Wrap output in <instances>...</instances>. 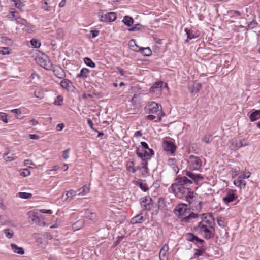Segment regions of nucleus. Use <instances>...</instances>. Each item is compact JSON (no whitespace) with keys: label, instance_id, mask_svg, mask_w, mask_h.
I'll return each mask as SVG.
<instances>
[{"label":"nucleus","instance_id":"obj_44","mask_svg":"<svg viewBox=\"0 0 260 260\" xmlns=\"http://www.w3.org/2000/svg\"><path fill=\"white\" fill-rule=\"evenodd\" d=\"M212 135L210 134L205 135L202 139V140L205 142L206 143H210L212 141Z\"/></svg>","mask_w":260,"mask_h":260},{"label":"nucleus","instance_id":"obj_28","mask_svg":"<svg viewBox=\"0 0 260 260\" xmlns=\"http://www.w3.org/2000/svg\"><path fill=\"white\" fill-rule=\"evenodd\" d=\"M206 248L205 246L202 247H198V248H196L194 249L195 252L193 254V258L198 257L201 255H202L205 252Z\"/></svg>","mask_w":260,"mask_h":260},{"label":"nucleus","instance_id":"obj_11","mask_svg":"<svg viewBox=\"0 0 260 260\" xmlns=\"http://www.w3.org/2000/svg\"><path fill=\"white\" fill-rule=\"evenodd\" d=\"M136 153L138 156L142 159V161L150 159L151 157L148 151L144 150H141L139 148H137Z\"/></svg>","mask_w":260,"mask_h":260},{"label":"nucleus","instance_id":"obj_49","mask_svg":"<svg viewBox=\"0 0 260 260\" xmlns=\"http://www.w3.org/2000/svg\"><path fill=\"white\" fill-rule=\"evenodd\" d=\"M30 174V171L28 169H22L20 175L23 177H27Z\"/></svg>","mask_w":260,"mask_h":260},{"label":"nucleus","instance_id":"obj_35","mask_svg":"<svg viewBox=\"0 0 260 260\" xmlns=\"http://www.w3.org/2000/svg\"><path fill=\"white\" fill-rule=\"evenodd\" d=\"M134 162L133 161H129L127 162L126 169L127 171L134 173L136 171V169L134 168Z\"/></svg>","mask_w":260,"mask_h":260},{"label":"nucleus","instance_id":"obj_39","mask_svg":"<svg viewBox=\"0 0 260 260\" xmlns=\"http://www.w3.org/2000/svg\"><path fill=\"white\" fill-rule=\"evenodd\" d=\"M1 42L8 45H11L12 44V40L6 37H1L0 38Z\"/></svg>","mask_w":260,"mask_h":260},{"label":"nucleus","instance_id":"obj_30","mask_svg":"<svg viewBox=\"0 0 260 260\" xmlns=\"http://www.w3.org/2000/svg\"><path fill=\"white\" fill-rule=\"evenodd\" d=\"M144 220V218L142 216V213H140L132 219V222L133 223H142Z\"/></svg>","mask_w":260,"mask_h":260},{"label":"nucleus","instance_id":"obj_16","mask_svg":"<svg viewBox=\"0 0 260 260\" xmlns=\"http://www.w3.org/2000/svg\"><path fill=\"white\" fill-rule=\"evenodd\" d=\"M60 85L62 88L66 89L68 91H72L73 86L72 82L67 79H64L61 81Z\"/></svg>","mask_w":260,"mask_h":260},{"label":"nucleus","instance_id":"obj_9","mask_svg":"<svg viewBox=\"0 0 260 260\" xmlns=\"http://www.w3.org/2000/svg\"><path fill=\"white\" fill-rule=\"evenodd\" d=\"M186 175L189 177L193 182V181L196 183V184H198L199 183L204 180V177L201 174H194L192 172L189 171H186Z\"/></svg>","mask_w":260,"mask_h":260},{"label":"nucleus","instance_id":"obj_1","mask_svg":"<svg viewBox=\"0 0 260 260\" xmlns=\"http://www.w3.org/2000/svg\"><path fill=\"white\" fill-rule=\"evenodd\" d=\"M201 216L202 220L192 231L199 232L206 239H211L214 236V219L211 213H203Z\"/></svg>","mask_w":260,"mask_h":260},{"label":"nucleus","instance_id":"obj_51","mask_svg":"<svg viewBox=\"0 0 260 260\" xmlns=\"http://www.w3.org/2000/svg\"><path fill=\"white\" fill-rule=\"evenodd\" d=\"M142 168L144 169V171L146 173H148V168H147L148 162L147 160L142 161L141 162Z\"/></svg>","mask_w":260,"mask_h":260},{"label":"nucleus","instance_id":"obj_47","mask_svg":"<svg viewBox=\"0 0 260 260\" xmlns=\"http://www.w3.org/2000/svg\"><path fill=\"white\" fill-rule=\"evenodd\" d=\"M139 186L141 189L143 191L146 192L149 190V187H148L146 183L139 182Z\"/></svg>","mask_w":260,"mask_h":260},{"label":"nucleus","instance_id":"obj_8","mask_svg":"<svg viewBox=\"0 0 260 260\" xmlns=\"http://www.w3.org/2000/svg\"><path fill=\"white\" fill-rule=\"evenodd\" d=\"M236 190L234 189H228L226 191L225 196L223 198V200L225 204H228L235 201L238 196L235 193Z\"/></svg>","mask_w":260,"mask_h":260},{"label":"nucleus","instance_id":"obj_29","mask_svg":"<svg viewBox=\"0 0 260 260\" xmlns=\"http://www.w3.org/2000/svg\"><path fill=\"white\" fill-rule=\"evenodd\" d=\"M202 204L203 203L201 201H195L193 202V203L190 205V206L193 208V210L197 211H201Z\"/></svg>","mask_w":260,"mask_h":260},{"label":"nucleus","instance_id":"obj_27","mask_svg":"<svg viewBox=\"0 0 260 260\" xmlns=\"http://www.w3.org/2000/svg\"><path fill=\"white\" fill-rule=\"evenodd\" d=\"M122 21L125 25L128 27L132 26L134 22L133 18L129 16H125Z\"/></svg>","mask_w":260,"mask_h":260},{"label":"nucleus","instance_id":"obj_4","mask_svg":"<svg viewBox=\"0 0 260 260\" xmlns=\"http://www.w3.org/2000/svg\"><path fill=\"white\" fill-rule=\"evenodd\" d=\"M188 164L190 170H198L202 165V162L199 157L190 155L188 160Z\"/></svg>","mask_w":260,"mask_h":260},{"label":"nucleus","instance_id":"obj_25","mask_svg":"<svg viewBox=\"0 0 260 260\" xmlns=\"http://www.w3.org/2000/svg\"><path fill=\"white\" fill-rule=\"evenodd\" d=\"M249 118L251 121H255L260 119V110H254L250 114Z\"/></svg>","mask_w":260,"mask_h":260},{"label":"nucleus","instance_id":"obj_32","mask_svg":"<svg viewBox=\"0 0 260 260\" xmlns=\"http://www.w3.org/2000/svg\"><path fill=\"white\" fill-rule=\"evenodd\" d=\"M84 224V221L83 219L78 220L73 225V229L75 230H78L81 229Z\"/></svg>","mask_w":260,"mask_h":260},{"label":"nucleus","instance_id":"obj_5","mask_svg":"<svg viewBox=\"0 0 260 260\" xmlns=\"http://www.w3.org/2000/svg\"><path fill=\"white\" fill-rule=\"evenodd\" d=\"M36 61L38 64L46 70H52V68L53 67L52 64L47 55H42V56L37 57L36 58Z\"/></svg>","mask_w":260,"mask_h":260},{"label":"nucleus","instance_id":"obj_37","mask_svg":"<svg viewBox=\"0 0 260 260\" xmlns=\"http://www.w3.org/2000/svg\"><path fill=\"white\" fill-rule=\"evenodd\" d=\"M84 62L87 66L89 67L94 68L95 67V63L93 62L92 60L88 57L84 58Z\"/></svg>","mask_w":260,"mask_h":260},{"label":"nucleus","instance_id":"obj_12","mask_svg":"<svg viewBox=\"0 0 260 260\" xmlns=\"http://www.w3.org/2000/svg\"><path fill=\"white\" fill-rule=\"evenodd\" d=\"M164 147L166 151H169L171 153H174L176 149V146L174 143L168 141H164Z\"/></svg>","mask_w":260,"mask_h":260},{"label":"nucleus","instance_id":"obj_41","mask_svg":"<svg viewBox=\"0 0 260 260\" xmlns=\"http://www.w3.org/2000/svg\"><path fill=\"white\" fill-rule=\"evenodd\" d=\"M18 194L19 197L22 199H30L32 197V194L30 193L21 192H19Z\"/></svg>","mask_w":260,"mask_h":260},{"label":"nucleus","instance_id":"obj_21","mask_svg":"<svg viewBox=\"0 0 260 260\" xmlns=\"http://www.w3.org/2000/svg\"><path fill=\"white\" fill-rule=\"evenodd\" d=\"M184 31L187 35V40H191L199 37V34L197 32H194L193 31L188 28H185Z\"/></svg>","mask_w":260,"mask_h":260},{"label":"nucleus","instance_id":"obj_23","mask_svg":"<svg viewBox=\"0 0 260 260\" xmlns=\"http://www.w3.org/2000/svg\"><path fill=\"white\" fill-rule=\"evenodd\" d=\"M201 88V84L199 83H194L189 86V90L192 93L199 92Z\"/></svg>","mask_w":260,"mask_h":260},{"label":"nucleus","instance_id":"obj_63","mask_svg":"<svg viewBox=\"0 0 260 260\" xmlns=\"http://www.w3.org/2000/svg\"><path fill=\"white\" fill-rule=\"evenodd\" d=\"M165 203V200L164 198H160L158 201V208L159 209L161 208V204H164Z\"/></svg>","mask_w":260,"mask_h":260},{"label":"nucleus","instance_id":"obj_17","mask_svg":"<svg viewBox=\"0 0 260 260\" xmlns=\"http://www.w3.org/2000/svg\"><path fill=\"white\" fill-rule=\"evenodd\" d=\"M234 184L240 188H244L246 185V182L243 180L242 176H239L237 179H235L233 182Z\"/></svg>","mask_w":260,"mask_h":260},{"label":"nucleus","instance_id":"obj_60","mask_svg":"<svg viewBox=\"0 0 260 260\" xmlns=\"http://www.w3.org/2000/svg\"><path fill=\"white\" fill-rule=\"evenodd\" d=\"M42 8L46 11H49L50 10V7L48 6V3L47 2H44V5L42 6Z\"/></svg>","mask_w":260,"mask_h":260},{"label":"nucleus","instance_id":"obj_50","mask_svg":"<svg viewBox=\"0 0 260 260\" xmlns=\"http://www.w3.org/2000/svg\"><path fill=\"white\" fill-rule=\"evenodd\" d=\"M76 195V192L72 189L69 190L66 193L67 198L66 199H67L68 198L72 197Z\"/></svg>","mask_w":260,"mask_h":260},{"label":"nucleus","instance_id":"obj_18","mask_svg":"<svg viewBox=\"0 0 260 260\" xmlns=\"http://www.w3.org/2000/svg\"><path fill=\"white\" fill-rule=\"evenodd\" d=\"M230 148L232 150H236L241 147V142L236 139H233L230 141Z\"/></svg>","mask_w":260,"mask_h":260},{"label":"nucleus","instance_id":"obj_19","mask_svg":"<svg viewBox=\"0 0 260 260\" xmlns=\"http://www.w3.org/2000/svg\"><path fill=\"white\" fill-rule=\"evenodd\" d=\"M129 48L133 51L138 52L141 50V47L138 46L134 39L131 40L128 42Z\"/></svg>","mask_w":260,"mask_h":260},{"label":"nucleus","instance_id":"obj_6","mask_svg":"<svg viewBox=\"0 0 260 260\" xmlns=\"http://www.w3.org/2000/svg\"><path fill=\"white\" fill-rule=\"evenodd\" d=\"M99 16L100 21L104 22H111L115 21L117 18V14L115 12H111L104 14V11L99 13Z\"/></svg>","mask_w":260,"mask_h":260},{"label":"nucleus","instance_id":"obj_22","mask_svg":"<svg viewBox=\"0 0 260 260\" xmlns=\"http://www.w3.org/2000/svg\"><path fill=\"white\" fill-rule=\"evenodd\" d=\"M186 201L188 203L189 205H191L192 203H193V202L195 200H193V192L191 191V189H188L187 192L185 196Z\"/></svg>","mask_w":260,"mask_h":260},{"label":"nucleus","instance_id":"obj_38","mask_svg":"<svg viewBox=\"0 0 260 260\" xmlns=\"http://www.w3.org/2000/svg\"><path fill=\"white\" fill-rule=\"evenodd\" d=\"M4 232L5 233L6 236L9 239L12 238L14 234L13 231L8 228L4 230Z\"/></svg>","mask_w":260,"mask_h":260},{"label":"nucleus","instance_id":"obj_46","mask_svg":"<svg viewBox=\"0 0 260 260\" xmlns=\"http://www.w3.org/2000/svg\"><path fill=\"white\" fill-rule=\"evenodd\" d=\"M142 27V25L140 23H137L134 25V26L129 28L128 30L130 31H134L136 30H140Z\"/></svg>","mask_w":260,"mask_h":260},{"label":"nucleus","instance_id":"obj_62","mask_svg":"<svg viewBox=\"0 0 260 260\" xmlns=\"http://www.w3.org/2000/svg\"><path fill=\"white\" fill-rule=\"evenodd\" d=\"M90 33L92 35V37L94 38L99 35V31L98 30H93L90 31Z\"/></svg>","mask_w":260,"mask_h":260},{"label":"nucleus","instance_id":"obj_26","mask_svg":"<svg viewBox=\"0 0 260 260\" xmlns=\"http://www.w3.org/2000/svg\"><path fill=\"white\" fill-rule=\"evenodd\" d=\"M169 249L168 246L165 245L162 248L160 249L159 252V259L164 260L165 258H167L166 254L167 252Z\"/></svg>","mask_w":260,"mask_h":260},{"label":"nucleus","instance_id":"obj_13","mask_svg":"<svg viewBox=\"0 0 260 260\" xmlns=\"http://www.w3.org/2000/svg\"><path fill=\"white\" fill-rule=\"evenodd\" d=\"M51 70L53 71L54 75L59 79H62L66 77L65 72L59 67H52Z\"/></svg>","mask_w":260,"mask_h":260},{"label":"nucleus","instance_id":"obj_61","mask_svg":"<svg viewBox=\"0 0 260 260\" xmlns=\"http://www.w3.org/2000/svg\"><path fill=\"white\" fill-rule=\"evenodd\" d=\"M176 160L175 158H169L168 160V163L169 165L172 166L173 167L175 165Z\"/></svg>","mask_w":260,"mask_h":260},{"label":"nucleus","instance_id":"obj_31","mask_svg":"<svg viewBox=\"0 0 260 260\" xmlns=\"http://www.w3.org/2000/svg\"><path fill=\"white\" fill-rule=\"evenodd\" d=\"M85 216L86 218L90 220L95 221L96 219V213L94 212H92L89 210L86 211Z\"/></svg>","mask_w":260,"mask_h":260},{"label":"nucleus","instance_id":"obj_10","mask_svg":"<svg viewBox=\"0 0 260 260\" xmlns=\"http://www.w3.org/2000/svg\"><path fill=\"white\" fill-rule=\"evenodd\" d=\"M152 200L149 196L142 198L141 201V205L144 210H150L152 206Z\"/></svg>","mask_w":260,"mask_h":260},{"label":"nucleus","instance_id":"obj_42","mask_svg":"<svg viewBox=\"0 0 260 260\" xmlns=\"http://www.w3.org/2000/svg\"><path fill=\"white\" fill-rule=\"evenodd\" d=\"M15 20L17 24H20L23 25H27L28 24L27 21L25 19L20 17L15 18Z\"/></svg>","mask_w":260,"mask_h":260},{"label":"nucleus","instance_id":"obj_58","mask_svg":"<svg viewBox=\"0 0 260 260\" xmlns=\"http://www.w3.org/2000/svg\"><path fill=\"white\" fill-rule=\"evenodd\" d=\"M239 140H240V142H241V147L246 146L249 145L248 142L245 139H240Z\"/></svg>","mask_w":260,"mask_h":260},{"label":"nucleus","instance_id":"obj_53","mask_svg":"<svg viewBox=\"0 0 260 260\" xmlns=\"http://www.w3.org/2000/svg\"><path fill=\"white\" fill-rule=\"evenodd\" d=\"M2 49L1 53L3 55H8L10 54L9 48L8 47H2Z\"/></svg>","mask_w":260,"mask_h":260},{"label":"nucleus","instance_id":"obj_2","mask_svg":"<svg viewBox=\"0 0 260 260\" xmlns=\"http://www.w3.org/2000/svg\"><path fill=\"white\" fill-rule=\"evenodd\" d=\"M192 184L191 180L185 176H178L174 182L169 188L170 192H172L179 199L185 197L190 188L188 186Z\"/></svg>","mask_w":260,"mask_h":260},{"label":"nucleus","instance_id":"obj_54","mask_svg":"<svg viewBox=\"0 0 260 260\" xmlns=\"http://www.w3.org/2000/svg\"><path fill=\"white\" fill-rule=\"evenodd\" d=\"M239 167H235L232 169V178H234L238 175V173L239 171Z\"/></svg>","mask_w":260,"mask_h":260},{"label":"nucleus","instance_id":"obj_14","mask_svg":"<svg viewBox=\"0 0 260 260\" xmlns=\"http://www.w3.org/2000/svg\"><path fill=\"white\" fill-rule=\"evenodd\" d=\"M145 109L149 113H155L159 110V106L156 103L152 102L146 107Z\"/></svg>","mask_w":260,"mask_h":260},{"label":"nucleus","instance_id":"obj_3","mask_svg":"<svg viewBox=\"0 0 260 260\" xmlns=\"http://www.w3.org/2000/svg\"><path fill=\"white\" fill-rule=\"evenodd\" d=\"M186 240L192 242L198 247H202L205 246V241L202 239L199 238L198 236L194 235L192 233H187L185 235Z\"/></svg>","mask_w":260,"mask_h":260},{"label":"nucleus","instance_id":"obj_57","mask_svg":"<svg viewBox=\"0 0 260 260\" xmlns=\"http://www.w3.org/2000/svg\"><path fill=\"white\" fill-rule=\"evenodd\" d=\"M69 149H66L63 151L62 157H63L64 159H67L69 158Z\"/></svg>","mask_w":260,"mask_h":260},{"label":"nucleus","instance_id":"obj_33","mask_svg":"<svg viewBox=\"0 0 260 260\" xmlns=\"http://www.w3.org/2000/svg\"><path fill=\"white\" fill-rule=\"evenodd\" d=\"M140 52L145 56H150L152 55V51L149 47H141Z\"/></svg>","mask_w":260,"mask_h":260},{"label":"nucleus","instance_id":"obj_24","mask_svg":"<svg viewBox=\"0 0 260 260\" xmlns=\"http://www.w3.org/2000/svg\"><path fill=\"white\" fill-rule=\"evenodd\" d=\"M89 72L90 71L87 68H83L81 70L80 73L77 75V77L82 79L87 78Z\"/></svg>","mask_w":260,"mask_h":260},{"label":"nucleus","instance_id":"obj_56","mask_svg":"<svg viewBox=\"0 0 260 260\" xmlns=\"http://www.w3.org/2000/svg\"><path fill=\"white\" fill-rule=\"evenodd\" d=\"M63 98L61 96L58 95L57 96L56 100L55 101V104L58 105H61L62 102Z\"/></svg>","mask_w":260,"mask_h":260},{"label":"nucleus","instance_id":"obj_48","mask_svg":"<svg viewBox=\"0 0 260 260\" xmlns=\"http://www.w3.org/2000/svg\"><path fill=\"white\" fill-rule=\"evenodd\" d=\"M12 2H14L15 6L18 8L21 9L22 7L24 6V5H22V3L21 0H11Z\"/></svg>","mask_w":260,"mask_h":260},{"label":"nucleus","instance_id":"obj_34","mask_svg":"<svg viewBox=\"0 0 260 260\" xmlns=\"http://www.w3.org/2000/svg\"><path fill=\"white\" fill-rule=\"evenodd\" d=\"M163 85V82L159 81L155 82L153 85L150 88V92H155V89H160Z\"/></svg>","mask_w":260,"mask_h":260},{"label":"nucleus","instance_id":"obj_7","mask_svg":"<svg viewBox=\"0 0 260 260\" xmlns=\"http://www.w3.org/2000/svg\"><path fill=\"white\" fill-rule=\"evenodd\" d=\"M29 218V222L31 224L36 223L39 225L43 226L45 225V222L41 220L32 211H29L27 213Z\"/></svg>","mask_w":260,"mask_h":260},{"label":"nucleus","instance_id":"obj_40","mask_svg":"<svg viewBox=\"0 0 260 260\" xmlns=\"http://www.w3.org/2000/svg\"><path fill=\"white\" fill-rule=\"evenodd\" d=\"M198 217V215L193 212L190 213L188 216H186L183 218V221L185 222L189 221V220L191 218H196Z\"/></svg>","mask_w":260,"mask_h":260},{"label":"nucleus","instance_id":"obj_36","mask_svg":"<svg viewBox=\"0 0 260 260\" xmlns=\"http://www.w3.org/2000/svg\"><path fill=\"white\" fill-rule=\"evenodd\" d=\"M89 191V187L86 186L84 185L82 187L79 188L78 190L79 195H84L86 193H87Z\"/></svg>","mask_w":260,"mask_h":260},{"label":"nucleus","instance_id":"obj_45","mask_svg":"<svg viewBox=\"0 0 260 260\" xmlns=\"http://www.w3.org/2000/svg\"><path fill=\"white\" fill-rule=\"evenodd\" d=\"M257 24H258V23L255 20L250 22L249 23H248L247 24V29H252L254 28L255 27H256L257 26Z\"/></svg>","mask_w":260,"mask_h":260},{"label":"nucleus","instance_id":"obj_20","mask_svg":"<svg viewBox=\"0 0 260 260\" xmlns=\"http://www.w3.org/2000/svg\"><path fill=\"white\" fill-rule=\"evenodd\" d=\"M10 246L14 252L20 255H22L24 253L23 248L18 246L16 244L11 243Z\"/></svg>","mask_w":260,"mask_h":260},{"label":"nucleus","instance_id":"obj_43","mask_svg":"<svg viewBox=\"0 0 260 260\" xmlns=\"http://www.w3.org/2000/svg\"><path fill=\"white\" fill-rule=\"evenodd\" d=\"M30 44L34 48H38L41 45L40 42L37 39H32L30 41Z\"/></svg>","mask_w":260,"mask_h":260},{"label":"nucleus","instance_id":"obj_59","mask_svg":"<svg viewBox=\"0 0 260 260\" xmlns=\"http://www.w3.org/2000/svg\"><path fill=\"white\" fill-rule=\"evenodd\" d=\"M250 175H251V173H250V172H243V174L241 175L242 179H245V178H248L250 177Z\"/></svg>","mask_w":260,"mask_h":260},{"label":"nucleus","instance_id":"obj_52","mask_svg":"<svg viewBox=\"0 0 260 260\" xmlns=\"http://www.w3.org/2000/svg\"><path fill=\"white\" fill-rule=\"evenodd\" d=\"M7 115L6 113L0 112V119L4 121L5 123H8Z\"/></svg>","mask_w":260,"mask_h":260},{"label":"nucleus","instance_id":"obj_64","mask_svg":"<svg viewBox=\"0 0 260 260\" xmlns=\"http://www.w3.org/2000/svg\"><path fill=\"white\" fill-rule=\"evenodd\" d=\"M64 127V125L63 123L58 124L56 125V130L57 131H60L62 130V129Z\"/></svg>","mask_w":260,"mask_h":260},{"label":"nucleus","instance_id":"obj_15","mask_svg":"<svg viewBox=\"0 0 260 260\" xmlns=\"http://www.w3.org/2000/svg\"><path fill=\"white\" fill-rule=\"evenodd\" d=\"M187 205L185 204L179 205L174 210V213L178 216H183L186 212Z\"/></svg>","mask_w":260,"mask_h":260},{"label":"nucleus","instance_id":"obj_55","mask_svg":"<svg viewBox=\"0 0 260 260\" xmlns=\"http://www.w3.org/2000/svg\"><path fill=\"white\" fill-rule=\"evenodd\" d=\"M8 153H4L3 155V158L7 161H11L14 160V158L11 156H8Z\"/></svg>","mask_w":260,"mask_h":260}]
</instances>
